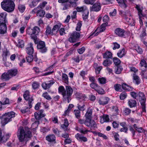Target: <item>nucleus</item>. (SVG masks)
<instances>
[{"label": "nucleus", "mask_w": 147, "mask_h": 147, "mask_svg": "<svg viewBox=\"0 0 147 147\" xmlns=\"http://www.w3.org/2000/svg\"><path fill=\"white\" fill-rule=\"evenodd\" d=\"M46 140L48 142L53 143L56 142V138L53 134H49L46 137Z\"/></svg>", "instance_id": "nucleus-17"}, {"label": "nucleus", "mask_w": 147, "mask_h": 147, "mask_svg": "<svg viewBox=\"0 0 147 147\" xmlns=\"http://www.w3.org/2000/svg\"><path fill=\"white\" fill-rule=\"evenodd\" d=\"M112 63V62L109 59H106L104 61L102 64L106 67L110 66Z\"/></svg>", "instance_id": "nucleus-39"}, {"label": "nucleus", "mask_w": 147, "mask_h": 147, "mask_svg": "<svg viewBox=\"0 0 147 147\" xmlns=\"http://www.w3.org/2000/svg\"><path fill=\"white\" fill-rule=\"evenodd\" d=\"M44 111L43 109H41L34 113V116L36 120H39L45 116V114L43 113Z\"/></svg>", "instance_id": "nucleus-12"}, {"label": "nucleus", "mask_w": 147, "mask_h": 147, "mask_svg": "<svg viewBox=\"0 0 147 147\" xmlns=\"http://www.w3.org/2000/svg\"><path fill=\"white\" fill-rule=\"evenodd\" d=\"M113 61L114 63L116 66L119 65L121 63V61L117 57H115L113 59Z\"/></svg>", "instance_id": "nucleus-51"}, {"label": "nucleus", "mask_w": 147, "mask_h": 147, "mask_svg": "<svg viewBox=\"0 0 147 147\" xmlns=\"http://www.w3.org/2000/svg\"><path fill=\"white\" fill-rule=\"evenodd\" d=\"M8 55H10V53L9 51L7 50V49L3 52L2 54V57L3 59H6L7 58Z\"/></svg>", "instance_id": "nucleus-45"}, {"label": "nucleus", "mask_w": 147, "mask_h": 147, "mask_svg": "<svg viewBox=\"0 0 147 147\" xmlns=\"http://www.w3.org/2000/svg\"><path fill=\"white\" fill-rule=\"evenodd\" d=\"M2 8L8 13H11L14 10L15 4L12 0H3L1 3Z\"/></svg>", "instance_id": "nucleus-2"}, {"label": "nucleus", "mask_w": 147, "mask_h": 147, "mask_svg": "<svg viewBox=\"0 0 147 147\" xmlns=\"http://www.w3.org/2000/svg\"><path fill=\"white\" fill-rule=\"evenodd\" d=\"M26 31V34L30 35L31 38L33 40L34 43L38 45L40 40L38 39L37 36L40 31V28L37 26H35L32 28L28 27Z\"/></svg>", "instance_id": "nucleus-1"}, {"label": "nucleus", "mask_w": 147, "mask_h": 147, "mask_svg": "<svg viewBox=\"0 0 147 147\" xmlns=\"http://www.w3.org/2000/svg\"><path fill=\"white\" fill-rule=\"evenodd\" d=\"M66 91L65 96H63V100L64 101H67L69 103L71 100V96L73 92V90L71 87L68 86H65Z\"/></svg>", "instance_id": "nucleus-6"}, {"label": "nucleus", "mask_w": 147, "mask_h": 147, "mask_svg": "<svg viewBox=\"0 0 147 147\" xmlns=\"http://www.w3.org/2000/svg\"><path fill=\"white\" fill-rule=\"evenodd\" d=\"M119 6L123 9L126 8L127 5L126 0H116Z\"/></svg>", "instance_id": "nucleus-22"}, {"label": "nucleus", "mask_w": 147, "mask_h": 147, "mask_svg": "<svg viewBox=\"0 0 147 147\" xmlns=\"http://www.w3.org/2000/svg\"><path fill=\"white\" fill-rule=\"evenodd\" d=\"M92 109H88L86 112L85 116L86 119L89 122L90 121L91 124L92 125L94 128L96 127V123L92 119Z\"/></svg>", "instance_id": "nucleus-8"}, {"label": "nucleus", "mask_w": 147, "mask_h": 147, "mask_svg": "<svg viewBox=\"0 0 147 147\" xmlns=\"http://www.w3.org/2000/svg\"><path fill=\"white\" fill-rule=\"evenodd\" d=\"M26 7L24 5H19L18 7V9L21 13H23L25 11Z\"/></svg>", "instance_id": "nucleus-55"}, {"label": "nucleus", "mask_w": 147, "mask_h": 147, "mask_svg": "<svg viewBox=\"0 0 147 147\" xmlns=\"http://www.w3.org/2000/svg\"><path fill=\"white\" fill-rule=\"evenodd\" d=\"M30 93L29 91L28 90H26L23 95V96L24 99L26 101H28L30 98Z\"/></svg>", "instance_id": "nucleus-38"}, {"label": "nucleus", "mask_w": 147, "mask_h": 147, "mask_svg": "<svg viewBox=\"0 0 147 147\" xmlns=\"http://www.w3.org/2000/svg\"><path fill=\"white\" fill-rule=\"evenodd\" d=\"M138 96L141 105L142 112H146V99L144 93L142 92H139L138 93Z\"/></svg>", "instance_id": "nucleus-5"}, {"label": "nucleus", "mask_w": 147, "mask_h": 147, "mask_svg": "<svg viewBox=\"0 0 147 147\" xmlns=\"http://www.w3.org/2000/svg\"><path fill=\"white\" fill-rule=\"evenodd\" d=\"M6 23H0V34H7V26Z\"/></svg>", "instance_id": "nucleus-16"}, {"label": "nucleus", "mask_w": 147, "mask_h": 147, "mask_svg": "<svg viewBox=\"0 0 147 147\" xmlns=\"http://www.w3.org/2000/svg\"><path fill=\"white\" fill-rule=\"evenodd\" d=\"M103 58L107 59H111L112 57V54L110 51H106L103 54Z\"/></svg>", "instance_id": "nucleus-30"}, {"label": "nucleus", "mask_w": 147, "mask_h": 147, "mask_svg": "<svg viewBox=\"0 0 147 147\" xmlns=\"http://www.w3.org/2000/svg\"><path fill=\"white\" fill-rule=\"evenodd\" d=\"M139 65L141 67H145L144 69H147V63L145 60L144 59H141L140 60Z\"/></svg>", "instance_id": "nucleus-43"}, {"label": "nucleus", "mask_w": 147, "mask_h": 147, "mask_svg": "<svg viewBox=\"0 0 147 147\" xmlns=\"http://www.w3.org/2000/svg\"><path fill=\"white\" fill-rule=\"evenodd\" d=\"M141 79L138 75L134 74L133 76V82L136 85H138L141 83Z\"/></svg>", "instance_id": "nucleus-25"}, {"label": "nucleus", "mask_w": 147, "mask_h": 147, "mask_svg": "<svg viewBox=\"0 0 147 147\" xmlns=\"http://www.w3.org/2000/svg\"><path fill=\"white\" fill-rule=\"evenodd\" d=\"M74 112L76 118L78 119H79L81 117L80 111L78 109L74 110Z\"/></svg>", "instance_id": "nucleus-47"}, {"label": "nucleus", "mask_w": 147, "mask_h": 147, "mask_svg": "<svg viewBox=\"0 0 147 147\" xmlns=\"http://www.w3.org/2000/svg\"><path fill=\"white\" fill-rule=\"evenodd\" d=\"M80 36V32L76 31H73L71 34L70 37L68 39V40L71 43H75L79 40Z\"/></svg>", "instance_id": "nucleus-7"}, {"label": "nucleus", "mask_w": 147, "mask_h": 147, "mask_svg": "<svg viewBox=\"0 0 147 147\" xmlns=\"http://www.w3.org/2000/svg\"><path fill=\"white\" fill-rule=\"evenodd\" d=\"M85 50V47H83L80 48L78 49L77 51L79 54H82L84 52Z\"/></svg>", "instance_id": "nucleus-64"}, {"label": "nucleus", "mask_w": 147, "mask_h": 147, "mask_svg": "<svg viewBox=\"0 0 147 147\" xmlns=\"http://www.w3.org/2000/svg\"><path fill=\"white\" fill-rule=\"evenodd\" d=\"M7 13L5 12L0 13V23H7Z\"/></svg>", "instance_id": "nucleus-18"}, {"label": "nucleus", "mask_w": 147, "mask_h": 147, "mask_svg": "<svg viewBox=\"0 0 147 147\" xmlns=\"http://www.w3.org/2000/svg\"><path fill=\"white\" fill-rule=\"evenodd\" d=\"M114 88L115 91L117 92H121L122 90L121 89V85L119 84H115L113 86Z\"/></svg>", "instance_id": "nucleus-41"}, {"label": "nucleus", "mask_w": 147, "mask_h": 147, "mask_svg": "<svg viewBox=\"0 0 147 147\" xmlns=\"http://www.w3.org/2000/svg\"><path fill=\"white\" fill-rule=\"evenodd\" d=\"M46 34L47 35L51 34V35H53L54 34L53 30H51V28L49 26H47L46 28L45 31Z\"/></svg>", "instance_id": "nucleus-35"}, {"label": "nucleus", "mask_w": 147, "mask_h": 147, "mask_svg": "<svg viewBox=\"0 0 147 147\" xmlns=\"http://www.w3.org/2000/svg\"><path fill=\"white\" fill-rule=\"evenodd\" d=\"M101 119L100 121V123L102 124L105 122H108L109 121L110 119L109 116L107 114H104L100 117Z\"/></svg>", "instance_id": "nucleus-20"}, {"label": "nucleus", "mask_w": 147, "mask_h": 147, "mask_svg": "<svg viewBox=\"0 0 147 147\" xmlns=\"http://www.w3.org/2000/svg\"><path fill=\"white\" fill-rule=\"evenodd\" d=\"M115 34L119 37H125V30L123 29L118 28H116L114 31Z\"/></svg>", "instance_id": "nucleus-13"}, {"label": "nucleus", "mask_w": 147, "mask_h": 147, "mask_svg": "<svg viewBox=\"0 0 147 147\" xmlns=\"http://www.w3.org/2000/svg\"><path fill=\"white\" fill-rule=\"evenodd\" d=\"M123 112L125 115H128L131 113V110L128 108H126L124 110Z\"/></svg>", "instance_id": "nucleus-61"}, {"label": "nucleus", "mask_w": 147, "mask_h": 147, "mask_svg": "<svg viewBox=\"0 0 147 147\" xmlns=\"http://www.w3.org/2000/svg\"><path fill=\"white\" fill-rule=\"evenodd\" d=\"M20 134L18 135L19 138V141L22 142L24 141L25 138H30L32 137V133L29 131L28 130L25 131L22 127H20Z\"/></svg>", "instance_id": "nucleus-4"}, {"label": "nucleus", "mask_w": 147, "mask_h": 147, "mask_svg": "<svg viewBox=\"0 0 147 147\" xmlns=\"http://www.w3.org/2000/svg\"><path fill=\"white\" fill-rule=\"evenodd\" d=\"M89 14V11L87 9L83 12L82 16L83 20L84 21H87L88 18Z\"/></svg>", "instance_id": "nucleus-32"}, {"label": "nucleus", "mask_w": 147, "mask_h": 147, "mask_svg": "<svg viewBox=\"0 0 147 147\" xmlns=\"http://www.w3.org/2000/svg\"><path fill=\"white\" fill-rule=\"evenodd\" d=\"M127 96V93L125 92H123L120 94L119 96L120 99L123 100L126 98Z\"/></svg>", "instance_id": "nucleus-57"}, {"label": "nucleus", "mask_w": 147, "mask_h": 147, "mask_svg": "<svg viewBox=\"0 0 147 147\" xmlns=\"http://www.w3.org/2000/svg\"><path fill=\"white\" fill-rule=\"evenodd\" d=\"M128 104L130 108L135 107L137 105L136 100L132 99L129 100L128 102Z\"/></svg>", "instance_id": "nucleus-26"}, {"label": "nucleus", "mask_w": 147, "mask_h": 147, "mask_svg": "<svg viewBox=\"0 0 147 147\" xmlns=\"http://www.w3.org/2000/svg\"><path fill=\"white\" fill-rule=\"evenodd\" d=\"M75 137L79 142H85L88 141V139L86 137L82 136L78 133L75 135Z\"/></svg>", "instance_id": "nucleus-19"}, {"label": "nucleus", "mask_w": 147, "mask_h": 147, "mask_svg": "<svg viewBox=\"0 0 147 147\" xmlns=\"http://www.w3.org/2000/svg\"><path fill=\"white\" fill-rule=\"evenodd\" d=\"M42 96L47 100H50L52 99V98L48 93L46 92L42 94Z\"/></svg>", "instance_id": "nucleus-46"}, {"label": "nucleus", "mask_w": 147, "mask_h": 147, "mask_svg": "<svg viewBox=\"0 0 147 147\" xmlns=\"http://www.w3.org/2000/svg\"><path fill=\"white\" fill-rule=\"evenodd\" d=\"M32 86L33 89L35 90L39 87V83L36 82H34L32 85Z\"/></svg>", "instance_id": "nucleus-63"}, {"label": "nucleus", "mask_w": 147, "mask_h": 147, "mask_svg": "<svg viewBox=\"0 0 147 147\" xmlns=\"http://www.w3.org/2000/svg\"><path fill=\"white\" fill-rule=\"evenodd\" d=\"M53 131L55 134L58 137H61L60 132L61 131L58 130L57 128L56 129L53 128Z\"/></svg>", "instance_id": "nucleus-52"}, {"label": "nucleus", "mask_w": 147, "mask_h": 147, "mask_svg": "<svg viewBox=\"0 0 147 147\" xmlns=\"http://www.w3.org/2000/svg\"><path fill=\"white\" fill-rule=\"evenodd\" d=\"M78 122L81 124H84L88 127H90L91 128L93 127L91 124L90 121L89 122L86 119L85 120L82 119H80L78 120Z\"/></svg>", "instance_id": "nucleus-23"}, {"label": "nucleus", "mask_w": 147, "mask_h": 147, "mask_svg": "<svg viewBox=\"0 0 147 147\" xmlns=\"http://www.w3.org/2000/svg\"><path fill=\"white\" fill-rule=\"evenodd\" d=\"M78 131L83 134H88V131L85 127H82L78 130Z\"/></svg>", "instance_id": "nucleus-49"}, {"label": "nucleus", "mask_w": 147, "mask_h": 147, "mask_svg": "<svg viewBox=\"0 0 147 147\" xmlns=\"http://www.w3.org/2000/svg\"><path fill=\"white\" fill-rule=\"evenodd\" d=\"M92 5V6L90 7V11L98 12L101 10V5L100 2L97 1L94 3Z\"/></svg>", "instance_id": "nucleus-11"}, {"label": "nucleus", "mask_w": 147, "mask_h": 147, "mask_svg": "<svg viewBox=\"0 0 147 147\" xmlns=\"http://www.w3.org/2000/svg\"><path fill=\"white\" fill-rule=\"evenodd\" d=\"M39 124V120H36L32 125L31 127L33 129H36L37 128L38 124Z\"/></svg>", "instance_id": "nucleus-50"}, {"label": "nucleus", "mask_w": 147, "mask_h": 147, "mask_svg": "<svg viewBox=\"0 0 147 147\" xmlns=\"http://www.w3.org/2000/svg\"><path fill=\"white\" fill-rule=\"evenodd\" d=\"M146 29L145 28H143L142 32V33L140 36V38L141 41H143L144 40V37L146 36Z\"/></svg>", "instance_id": "nucleus-36"}, {"label": "nucleus", "mask_w": 147, "mask_h": 147, "mask_svg": "<svg viewBox=\"0 0 147 147\" xmlns=\"http://www.w3.org/2000/svg\"><path fill=\"white\" fill-rule=\"evenodd\" d=\"M26 59L28 62L29 63H31L33 60V56L32 55H29L26 57Z\"/></svg>", "instance_id": "nucleus-56"}, {"label": "nucleus", "mask_w": 147, "mask_h": 147, "mask_svg": "<svg viewBox=\"0 0 147 147\" xmlns=\"http://www.w3.org/2000/svg\"><path fill=\"white\" fill-rule=\"evenodd\" d=\"M15 113L13 111H10L3 114L1 116H0L2 125L4 126L8 123L11 121L12 118L15 117Z\"/></svg>", "instance_id": "nucleus-3"}, {"label": "nucleus", "mask_w": 147, "mask_h": 147, "mask_svg": "<svg viewBox=\"0 0 147 147\" xmlns=\"http://www.w3.org/2000/svg\"><path fill=\"white\" fill-rule=\"evenodd\" d=\"M76 96L77 98L80 99H84L85 98H86L87 97L85 94L81 93H77Z\"/></svg>", "instance_id": "nucleus-42"}, {"label": "nucleus", "mask_w": 147, "mask_h": 147, "mask_svg": "<svg viewBox=\"0 0 147 147\" xmlns=\"http://www.w3.org/2000/svg\"><path fill=\"white\" fill-rule=\"evenodd\" d=\"M42 103L41 102H38L35 105L34 109L36 111H39L41 108Z\"/></svg>", "instance_id": "nucleus-53"}, {"label": "nucleus", "mask_w": 147, "mask_h": 147, "mask_svg": "<svg viewBox=\"0 0 147 147\" xmlns=\"http://www.w3.org/2000/svg\"><path fill=\"white\" fill-rule=\"evenodd\" d=\"M125 49L123 48L122 49L119 50L117 53V56L120 58H122L125 54Z\"/></svg>", "instance_id": "nucleus-28"}, {"label": "nucleus", "mask_w": 147, "mask_h": 147, "mask_svg": "<svg viewBox=\"0 0 147 147\" xmlns=\"http://www.w3.org/2000/svg\"><path fill=\"white\" fill-rule=\"evenodd\" d=\"M18 73V69L16 68L11 69L7 71V73L12 77L16 76Z\"/></svg>", "instance_id": "nucleus-24"}, {"label": "nucleus", "mask_w": 147, "mask_h": 147, "mask_svg": "<svg viewBox=\"0 0 147 147\" xmlns=\"http://www.w3.org/2000/svg\"><path fill=\"white\" fill-rule=\"evenodd\" d=\"M77 12H84L86 10V7L85 6H82L81 7L77 6L76 8Z\"/></svg>", "instance_id": "nucleus-40"}, {"label": "nucleus", "mask_w": 147, "mask_h": 147, "mask_svg": "<svg viewBox=\"0 0 147 147\" xmlns=\"http://www.w3.org/2000/svg\"><path fill=\"white\" fill-rule=\"evenodd\" d=\"M135 48V49L138 53L140 54H142L143 52V50L139 46H136Z\"/></svg>", "instance_id": "nucleus-48"}, {"label": "nucleus", "mask_w": 147, "mask_h": 147, "mask_svg": "<svg viewBox=\"0 0 147 147\" xmlns=\"http://www.w3.org/2000/svg\"><path fill=\"white\" fill-rule=\"evenodd\" d=\"M18 47L19 48H23L24 46V41L22 40L19 39L18 40Z\"/></svg>", "instance_id": "nucleus-54"}, {"label": "nucleus", "mask_w": 147, "mask_h": 147, "mask_svg": "<svg viewBox=\"0 0 147 147\" xmlns=\"http://www.w3.org/2000/svg\"><path fill=\"white\" fill-rule=\"evenodd\" d=\"M37 48L38 51L42 53H46L47 50V47H46V44L44 41L40 40V42L37 45Z\"/></svg>", "instance_id": "nucleus-9"}, {"label": "nucleus", "mask_w": 147, "mask_h": 147, "mask_svg": "<svg viewBox=\"0 0 147 147\" xmlns=\"http://www.w3.org/2000/svg\"><path fill=\"white\" fill-rule=\"evenodd\" d=\"M141 76L142 79H147V72L146 69L142 70L141 71Z\"/></svg>", "instance_id": "nucleus-44"}, {"label": "nucleus", "mask_w": 147, "mask_h": 147, "mask_svg": "<svg viewBox=\"0 0 147 147\" xmlns=\"http://www.w3.org/2000/svg\"><path fill=\"white\" fill-rule=\"evenodd\" d=\"M58 90L59 93H61L63 98V96H65V93L66 92L64 87L62 86H61L59 87Z\"/></svg>", "instance_id": "nucleus-31"}, {"label": "nucleus", "mask_w": 147, "mask_h": 147, "mask_svg": "<svg viewBox=\"0 0 147 147\" xmlns=\"http://www.w3.org/2000/svg\"><path fill=\"white\" fill-rule=\"evenodd\" d=\"M121 88L124 90L128 91H132L134 89L132 87L128 85L125 83H123L121 84Z\"/></svg>", "instance_id": "nucleus-21"}, {"label": "nucleus", "mask_w": 147, "mask_h": 147, "mask_svg": "<svg viewBox=\"0 0 147 147\" xmlns=\"http://www.w3.org/2000/svg\"><path fill=\"white\" fill-rule=\"evenodd\" d=\"M47 3V2L46 1H43L42 2L40 3L38 6L37 7L40 8V9H42L43 7H45Z\"/></svg>", "instance_id": "nucleus-60"}, {"label": "nucleus", "mask_w": 147, "mask_h": 147, "mask_svg": "<svg viewBox=\"0 0 147 147\" xmlns=\"http://www.w3.org/2000/svg\"><path fill=\"white\" fill-rule=\"evenodd\" d=\"M90 86L92 89L95 90L99 86L95 82H92L90 84Z\"/></svg>", "instance_id": "nucleus-59"}, {"label": "nucleus", "mask_w": 147, "mask_h": 147, "mask_svg": "<svg viewBox=\"0 0 147 147\" xmlns=\"http://www.w3.org/2000/svg\"><path fill=\"white\" fill-rule=\"evenodd\" d=\"M11 77L10 76V75L7 73H3L1 76V79L2 80H5L7 81L9 80Z\"/></svg>", "instance_id": "nucleus-29"}, {"label": "nucleus", "mask_w": 147, "mask_h": 147, "mask_svg": "<svg viewBox=\"0 0 147 147\" xmlns=\"http://www.w3.org/2000/svg\"><path fill=\"white\" fill-rule=\"evenodd\" d=\"M95 91L99 94L102 95L105 93V90L99 86L96 89Z\"/></svg>", "instance_id": "nucleus-37"}, {"label": "nucleus", "mask_w": 147, "mask_h": 147, "mask_svg": "<svg viewBox=\"0 0 147 147\" xmlns=\"http://www.w3.org/2000/svg\"><path fill=\"white\" fill-rule=\"evenodd\" d=\"M32 12L34 13H36L37 16L42 18L44 17L45 14V12L44 10L37 7L34 8L32 10Z\"/></svg>", "instance_id": "nucleus-10"}, {"label": "nucleus", "mask_w": 147, "mask_h": 147, "mask_svg": "<svg viewBox=\"0 0 147 147\" xmlns=\"http://www.w3.org/2000/svg\"><path fill=\"white\" fill-rule=\"evenodd\" d=\"M110 100L109 98L107 97L102 96L99 98L98 102L100 105H104L108 104Z\"/></svg>", "instance_id": "nucleus-14"}, {"label": "nucleus", "mask_w": 147, "mask_h": 147, "mask_svg": "<svg viewBox=\"0 0 147 147\" xmlns=\"http://www.w3.org/2000/svg\"><path fill=\"white\" fill-rule=\"evenodd\" d=\"M135 8L138 11V15L139 16V17H142V16L144 15V14L142 13V7L141 8H140V5L139 4L136 5Z\"/></svg>", "instance_id": "nucleus-27"}, {"label": "nucleus", "mask_w": 147, "mask_h": 147, "mask_svg": "<svg viewBox=\"0 0 147 147\" xmlns=\"http://www.w3.org/2000/svg\"><path fill=\"white\" fill-rule=\"evenodd\" d=\"M26 49V53L27 54L30 55H32L34 52L33 44L31 42L28 43Z\"/></svg>", "instance_id": "nucleus-15"}, {"label": "nucleus", "mask_w": 147, "mask_h": 147, "mask_svg": "<svg viewBox=\"0 0 147 147\" xmlns=\"http://www.w3.org/2000/svg\"><path fill=\"white\" fill-rule=\"evenodd\" d=\"M41 0H32L31 3L29 5V7L31 8H34L36 6Z\"/></svg>", "instance_id": "nucleus-33"}, {"label": "nucleus", "mask_w": 147, "mask_h": 147, "mask_svg": "<svg viewBox=\"0 0 147 147\" xmlns=\"http://www.w3.org/2000/svg\"><path fill=\"white\" fill-rule=\"evenodd\" d=\"M61 27V25L60 24L57 25L56 24L53 26L52 28L53 31L54 32L55 30H57L56 32L58 31L60 29Z\"/></svg>", "instance_id": "nucleus-58"}, {"label": "nucleus", "mask_w": 147, "mask_h": 147, "mask_svg": "<svg viewBox=\"0 0 147 147\" xmlns=\"http://www.w3.org/2000/svg\"><path fill=\"white\" fill-rule=\"evenodd\" d=\"M62 80L67 85L69 84L68 78L67 75L65 73H62Z\"/></svg>", "instance_id": "nucleus-34"}, {"label": "nucleus", "mask_w": 147, "mask_h": 147, "mask_svg": "<svg viewBox=\"0 0 147 147\" xmlns=\"http://www.w3.org/2000/svg\"><path fill=\"white\" fill-rule=\"evenodd\" d=\"M98 80L100 84H104L106 83L107 80L106 78L102 77V78H99Z\"/></svg>", "instance_id": "nucleus-62"}]
</instances>
